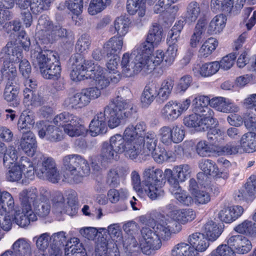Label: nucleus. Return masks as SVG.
<instances>
[{
    "label": "nucleus",
    "mask_w": 256,
    "mask_h": 256,
    "mask_svg": "<svg viewBox=\"0 0 256 256\" xmlns=\"http://www.w3.org/2000/svg\"><path fill=\"white\" fill-rule=\"evenodd\" d=\"M198 166L205 174L212 176L216 174L218 168L216 164L212 160L208 159H202L200 160L198 163Z\"/></svg>",
    "instance_id": "51"
},
{
    "label": "nucleus",
    "mask_w": 256,
    "mask_h": 256,
    "mask_svg": "<svg viewBox=\"0 0 256 256\" xmlns=\"http://www.w3.org/2000/svg\"><path fill=\"white\" fill-rule=\"evenodd\" d=\"M48 28L45 30L46 36L48 40H53L58 38H63L67 36V30L66 29L61 28L60 26H54L50 22H48Z\"/></svg>",
    "instance_id": "39"
},
{
    "label": "nucleus",
    "mask_w": 256,
    "mask_h": 256,
    "mask_svg": "<svg viewBox=\"0 0 256 256\" xmlns=\"http://www.w3.org/2000/svg\"><path fill=\"white\" fill-rule=\"evenodd\" d=\"M39 128L38 134L40 138H46L52 142H56L63 139V132L59 128L52 125L45 124L41 122L37 124Z\"/></svg>",
    "instance_id": "14"
},
{
    "label": "nucleus",
    "mask_w": 256,
    "mask_h": 256,
    "mask_svg": "<svg viewBox=\"0 0 256 256\" xmlns=\"http://www.w3.org/2000/svg\"><path fill=\"white\" fill-rule=\"evenodd\" d=\"M72 62V70L70 76L74 81H81L88 77L86 74L88 69L92 66L91 62L86 60L80 54H77L71 58Z\"/></svg>",
    "instance_id": "12"
},
{
    "label": "nucleus",
    "mask_w": 256,
    "mask_h": 256,
    "mask_svg": "<svg viewBox=\"0 0 256 256\" xmlns=\"http://www.w3.org/2000/svg\"><path fill=\"white\" fill-rule=\"evenodd\" d=\"M4 98L7 102H12L16 98V80L14 76L8 78L4 92Z\"/></svg>",
    "instance_id": "44"
},
{
    "label": "nucleus",
    "mask_w": 256,
    "mask_h": 256,
    "mask_svg": "<svg viewBox=\"0 0 256 256\" xmlns=\"http://www.w3.org/2000/svg\"><path fill=\"white\" fill-rule=\"evenodd\" d=\"M54 124L64 128L66 134L72 137L83 135L87 129L82 124L81 119L68 112H64L56 116L54 119Z\"/></svg>",
    "instance_id": "7"
},
{
    "label": "nucleus",
    "mask_w": 256,
    "mask_h": 256,
    "mask_svg": "<svg viewBox=\"0 0 256 256\" xmlns=\"http://www.w3.org/2000/svg\"><path fill=\"white\" fill-rule=\"evenodd\" d=\"M36 174L41 179L46 180L52 183H57L61 176L54 159L42 156L41 162L38 164Z\"/></svg>",
    "instance_id": "9"
},
{
    "label": "nucleus",
    "mask_w": 256,
    "mask_h": 256,
    "mask_svg": "<svg viewBox=\"0 0 256 256\" xmlns=\"http://www.w3.org/2000/svg\"><path fill=\"white\" fill-rule=\"evenodd\" d=\"M170 216L172 220L185 224L194 220L196 218V212L192 209L174 210L170 212Z\"/></svg>",
    "instance_id": "22"
},
{
    "label": "nucleus",
    "mask_w": 256,
    "mask_h": 256,
    "mask_svg": "<svg viewBox=\"0 0 256 256\" xmlns=\"http://www.w3.org/2000/svg\"><path fill=\"white\" fill-rule=\"evenodd\" d=\"M162 246L160 238L156 235V238H153L146 242H140V248L143 254L150 255L155 253Z\"/></svg>",
    "instance_id": "36"
},
{
    "label": "nucleus",
    "mask_w": 256,
    "mask_h": 256,
    "mask_svg": "<svg viewBox=\"0 0 256 256\" xmlns=\"http://www.w3.org/2000/svg\"><path fill=\"white\" fill-rule=\"evenodd\" d=\"M67 205L65 212L68 214H72L76 212L77 208V194L74 191H70L67 194Z\"/></svg>",
    "instance_id": "54"
},
{
    "label": "nucleus",
    "mask_w": 256,
    "mask_h": 256,
    "mask_svg": "<svg viewBox=\"0 0 256 256\" xmlns=\"http://www.w3.org/2000/svg\"><path fill=\"white\" fill-rule=\"evenodd\" d=\"M128 196V191L124 188L118 190L112 188L108 192V198L112 203H116L120 199L126 198Z\"/></svg>",
    "instance_id": "60"
},
{
    "label": "nucleus",
    "mask_w": 256,
    "mask_h": 256,
    "mask_svg": "<svg viewBox=\"0 0 256 256\" xmlns=\"http://www.w3.org/2000/svg\"><path fill=\"white\" fill-rule=\"evenodd\" d=\"M133 110L130 102L118 96L106 106L104 112H98L92 120L90 126V133L92 136L102 134L106 132V116L108 125L110 128L118 126L122 121L129 117Z\"/></svg>",
    "instance_id": "1"
},
{
    "label": "nucleus",
    "mask_w": 256,
    "mask_h": 256,
    "mask_svg": "<svg viewBox=\"0 0 256 256\" xmlns=\"http://www.w3.org/2000/svg\"><path fill=\"white\" fill-rule=\"evenodd\" d=\"M154 46V44L146 41L138 46L133 52L134 56L140 55L142 57L150 59V55L152 54Z\"/></svg>",
    "instance_id": "49"
},
{
    "label": "nucleus",
    "mask_w": 256,
    "mask_h": 256,
    "mask_svg": "<svg viewBox=\"0 0 256 256\" xmlns=\"http://www.w3.org/2000/svg\"><path fill=\"white\" fill-rule=\"evenodd\" d=\"M146 140V143L142 147V154H152L154 161L159 164L174 158L172 152H167L164 148L156 147L158 140L155 133L148 134Z\"/></svg>",
    "instance_id": "8"
},
{
    "label": "nucleus",
    "mask_w": 256,
    "mask_h": 256,
    "mask_svg": "<svg viewBox=\"0 0 256 256\" xmlns=\"http://www.w3.org/2000/svg\"><path fill=\"white\" fill-rule=\"evenodd\" d=\"M143 174L144 180L142 186L138 173L136 170L132 172L131 179L134 190L138 192H142L144 190L146 194L152 200H155L164 196L162 170L160 169L154 170V168H148L144 170Z\"/></svg>",
    "instance_id": "2"
},
{
    "label": "nucleus",
    "mask_w": 256,
    "mask_h": 256,
    "mask_svg": "<svg viewBox=\"0 0 256 256\" xmlns=\"http://www.w3.org/2000/svg\"><path fill=\"white\" fill-rule=\"evenodd\" d=\"M66 246L65 256H86L82 243L77 238H71Z\"/></svg>",
    "instance_id": "25"
},
{
    "label": "nucleus",
    "mask_w": 256,
    "mask_h": 256,
    "mask_svg": "<svg viewBox=\"0 0 256 256\" xmlns=\"http://www.w3.org/2000/svg\"><path fill=\"white\" fill-rule=\"evenodd\" d=\"M190 103V98H186L182 103L170 101L162 109V116L165 120L173 122L188 109Z\"/></svg>",
    "instance_id": "10"
},
{
    "label": "nucleus",
    "mask_w": 256,
    "mask_h": 256,
    "mask_svg": "<svg viewBox=\"0 0 256 256\" xmlns=\"http://www.w3.org/2000/svg\"><path fill=\"white\" fill-rule=\"evenodd\" d=\"M89 103L88 98L82 90L80 92L66 98L63 105L68 109H76L84 108L88 105Z\"/></svg>",
    "instance_id": "16"
},
{
    "label": "nucleus",
    "mask_w": 256,
    "mask_h": 256,
    "mask_svg": "<svg viewBox=\"0 0 256 256\" xmlns=\"http://www.w3.org/2000/svg\"><path fill=\"white\" fill-rule=\"evenodd\" d=\"M52 243L50 244L48 251L51 252H62L64 246L66 243V238L64 232H60L54 234L50 236Z\"/></svg>",
    "instance_id": "29"
},
{
    "label": "nucleus",
    "mask_w": 256,
    "mask_h": 256,
    "mask_svg": "<svg viewBox=\"0 0 256 256\" xmlns=\"http://www.w3.org/2000/svg\"><path fill=\"white\" fill-rule=\"evenodd\" d=\"M114 244L108 242L104 237L98 240L95 248V256H105L110 250Z\"/></svg>",
    "instance_id": "55"
},
{
    "label": "nucleus",
    "mask_w": 256,
    "mask_h": 256,
    "mask_svg": "<svg viewBox=\"0 0 256 256\" xmlns=\"http://www.w3.org/2000/svg\"><path fill=\"white\" fill-rule=\"evenodd\" d=\"M130 55L129 53H124L121 61L122 73L126 77L133 76L139 72L142 74H147L154 70V65L150 59L142 57L140 55L135 56L134 59L130 62Z\"/></svg>",
    "instance_id": "5"
},
{
    "label": "nucleus",
    "mask_w": 256,
    "mask_h": 256,
    "mask_svg": "<svg viewBox=\"0 0 256 256\" xmlns=\"http://www.w3.org/2000/svg\"><path fill=\"white\" fill-rule=\"evenodd\" d=\"M130 126H132V132L135 134L134 138L136 140H138V141L140 140V142H138V145L136 144H135L136 145V146L140 148V150L142 152V146L145 144L146 143V137L148 134L154 132H149L146 133H144V134H142V132H144L146 128V126L144 122H140L139 123H138L135 126L133 125H129L126 128H129Z\"/></svg>",
    "instance_id": "34"
},
{
    "label": "nucleus",
    "mask_w": 256,
    "mask_h": 256,
    "mask_svg": "<svg viewBox=\"0 0 256 256\" xmlns=\"http://www.w3.org/2000/svg\"><path fill=\"white\" fill-rule=\"evenodd\" d=\"M118 152L108 143H104L102 149L101 156L104 160H116Z\"/></svg>",
    "instance_id": "61"
},
{
    "label": "nucleus",
    "mask_w": 256,
    "mask_h": 256,
    "mask_svg": "<svg viewBox=\"0 0 256 256\" xmlns=\"http://www.w3.org/2000/svg\"><path fill=\"white\" fill-rule=\"evenodd\" d=\"M220 68L218 62L206 63L198 67L194 66L192 68L194 74L196 76H200L202 77H208L216 74Z\"/></svg>",
    "instance_id": "21"
},
{
    "label": "nucleus",
    "mask_w": 256,
    "mask_h": 256,
    "mask_svg": "<svg viewBox=\"0 0 256 256\" xmlns=\"http://www.w3.org/2000/svg\"><path fill=\"white\" fill-rule=\"evenodd\" d=\"M239 233L252 235L256 233V224L252 221L245 220L235 228Z\"/></svg>",
    "instance_id": "56"
},
{
    "label": "nucleus",
    "mask_w": 256,
    "mask_h": 256,
    "mask_svg": "<svg viewBox=\"0 0 256 256\" xmlns=\"http://www.w3.org/2000/svg\"><path fill=\"white\" fill-rule=\"evenodd\" d=\"M157 90L156 86H146L143 91L141 100L144 106L150 105L157 96Z\"/></svg>",
    "instance_id": "45"
},
{
    "label": "nucleus",
    "mask_w": 256,
    "mask_h": 256,
    "mask_svg": "<svg viewBox=\"0 0 256 256\" xmlns=\"http://www.w3.org/2000/svg\"><path fill=\"white\" fill-rule=\"evenodd\" d=\"M66 246L65 256H86L82 243L77 238H71Z\"/></svg>",
    "instance_id": "26"
},
{
    "label": "nucleus",
    "mask_w": 256,
    "mask_h": 256,
    "mask_svg": "<svg viewBox=\"0 0 256 256\" xmlns=\"http://www.w3.org/2000/svg\"><path fill=\"white\" fill-rule=\"evenodd\" d=\"M160 238L168 240L172 234H177L182 230L179 223L172 220H160L152 228Z\"/></svg>",
    "instance_id": "11"
},
{
    "label": "nucleus",
    "mask_w": 256,
    "mask_h": 256,
    "mask_svg": "<svg viewBox=\"0 0 256 256\" xmlns=\"http://www.w3.org/2000/svg\"><path fill=\"white\" fill-rule=\"evenodd\" d=\"M124 250H130L132 253L137 254L140 250V246L132 236H128L126 237L123 242Z\"/></svg>",
    "instance_id": "62"
},
{
    "label": "nucleus",
    "mask_w": 256,
    "mask_h": 256,
    "mask_svg": "<svg viewBox=\"0 0 256 256\" xmlns=\"http://www.w3.org/2000/svg\"><path fill=\"white\" fill-rule=\"evenodd\" d=\"M202 231L206 234L208 240H216L222 234V230L218 224L212 220H208L203 226Z\"/></svg>",
    "instance_id": "33"
},
{
    "label": "nucleus",
    "mask_w": 256,
    "mask_h": 256,
    "mask_svg": "<svg viewBox=\"0 0 256 256\" xmlns=\"http://www.w3.org/2000/svg\"><path fill=\"white\" fill-rule=\"evenodd\" d=\"M17 41V58L22 56V52L20 51V48H22L24 50H28L29 48L30 42V40L26 36V32L24 31H21L18 35Z\"/></svg>",
    "instance_id": "63"
},
{
    "label": "nucleus",
    "mask_w": 256,
    "mask_h": 256,
    "mask_svg": "<svg viewBox=\"0 0 256 256\" xmlns=\"http://www.w3.org/2000/svg\"><path fill=\"white\" fill-rule=\"evenodd\" d=\"M56 56L54 53L50 50H42L40 52L34 50L32 51L31 54L33 64L40 68V72L50 62L55 60Z\"/></svg>",
    "instance_id": "15"
},
{
    "label": "nucleus",
    "mask_w": 256,
    "mask_h": 256,
    "mask_svg": "<svg viewBox=\"0 0 256 256\" xmlns=\"http://www.w3.org/2000/svg\"><path fill=\"white\" fill-rule=\"evenodd\" d=\"M22 174L28 178H32L34 175L33 165L26 157H22L17 164V182L22 178Z\"/></svg>",
    "instance_id": "23"
},
{
    "label": "nucleus",
    "mask_w": 256,
    "mask_h": 256,
    "mask_svg": "<svg viewBox=\"0 0 256 256\" xmlns=\"http://www.w3.org/2000/svg\"><path fill=\"white\" fill-rule=\"evenodd\" d=\"M24 102L28 106H37L44 104L42 98L38 94L34 93L32 90L26 88L24 90Z\"/></svg>",
    "instance_id": "40"
},
{
    "label": "nucleus",
    "mask_w": 256,
    "mask_h": 256,
    "mask_svg": "<svg viewBox=\"0 0 256 256\" xmlns=\"http://www.w3.org/2000/svg\"><path fill=\"white\" fill-rule=\"evenodd\" d=\"M202 122L200 116L196 112L185 116L183 120V123L186 126L195 128L198 131H205L208 130V126Z\"/></svg>",
    "instance_id": "35"
},
{
    "label": "nucleus",
    "mask_w": 256,
    "mask_h": 256,
    "mask_svg": "<svg viewBox=\"0 0 256 256\" xmlns=\"http://www.w3.org/2000/svg\"><path fill=\"white\" fill-rule=\"evenodd\" d=\"M194 111L199 116H200L202 121L204 124H206L208 126V128L214 116L212 110L208 106H205V108H200L194 110Z\"/></svg>",
    "instance_id": "58"
},
{
    "label": "nucleus",
    "mask_w": 256,
    "mask_h": 256,
    "mask_svg": "<svg viewBox=\"0 0 256 256\" xmlns=\"http://www.w3.org/2000/svg\"><path fill=\"white\" fill-rule=\"evenodd\" d=\"M173 171L180 182H184L189 178L191 172L190 168L187 164L177 166L174 168Z\"/></svg>",
    "instance_id": "59"
},
{
    "label": "nucleus",
    "mask_w": 256,
    "mask_h": 256,
    "mask_svg": "<svg viewBox=\"0 0 256 256\" xmlns=\"http://www.w3.org/2000/svg\"><path fill=\"white\" fill-rule=\"evenodd\" d=\"M110 3V0H91L88 12L91 15L96 14L105 9Z\"/></svg>",
    "instance_id": "50"
},
{
    "label": "nucleus",
    "mask_w": 256,
    "mask_h": 256,
    "mask_svg": "<svg viewBox=\"0 0 256 256\" xmlns=\"http://www.w3.org/2000/svg\"><path fill=\"white\" fill-rule=\"evenodd\" d=\"M32 240L35 242L37 248L44 252L50 244V236L49 233L45 232L34 236Z\"/></svg>",
    "instance_id": "52"
},
{
    "label": "nucleus",
    "mask_w": 256,
    "mask_h": 256,
    "mask_svg": "<svg viewBox=\"0 0 256 256\" xmlns=\"http://www.w3.org/2000/svg\"><path fill=\"white\" fill-rule=\"evenodd\" d=\"M4 164L6 168H16V152L14 146H10L4 154Z\"/></svg>",
    "instance_id": "53"
},
{
    "label": "nucleus",
    "mask_w": 256,
    "mask_h": 256,
    "mask_svg": "<svg viewBox=\"0 0 256 256\" xmlns=\"http://www.w3.org/2000/svg\"><path fill=\"white\" fill-rule=\"evenodd\" d=\"M211 145L208 144L205 140L200 141L196 146V153L200 156L204 157L210 155L213 151Z\"/></svg>",
    "instance_id": "64"
},
{
    "label": "nucleus",
    "mask_w": 256,
    "mask_h": 256,
    "mask_svg": "<svg viewBox=\"0 0 256 256\" xmlns=\"http://www.w3.org/2000/svg\"><path fill=\"white\" fill-rule=\"evenodd\" d=\"M20 8H28L30 6L32 11L34 14L41 12L44 10L48 8L42 0H17Z\"/></svg>",
    "instance_id": "31"
},
{
    "label": "nucleus",
    "mask_w": 256,
    "mask_h": 256,
    "mask_svg": "<svg viewBox=\"0 0 256 256\" xmlns=\"http://www.w3.org/2000/svg\"><path fill=\"white\" fill-rule=\"evenodd\" d=\"M124 44V38L122 36H114L104 44V48L107 50V56H118L121 52Z\"/></svg>",
    "instance_id": "24"
},
{
    "label": "nucleus",
    "mask_w": 256,
    "mask_h": 256,
    "mask_svg": "<svg viewBox=\"0 0 256 256\" xmlns=\"http://www.w3.org/2000/svg\"><path fill=\"white\" fill-rule=\"evenodd\" d=\"M34 124V116L30 112L24 111L18 120V130L31 131L30 128Z\"/></svg>",
    "instance_id": "42"
},
{
    "label": "nucleus",
    "mask_w": 256,
    "mask_h": 256,
    "mask_svg": "<svg viewBox=\"0 0 256 256\" xmlns=\"http://www.w3.org/2000/svg\"><path fill=\"white\" fill-rule=\"evenodd\" d=\"M37 198L38 190L36 188L24 190L19 194L22 208H25L27 212H30L32 204L34 205L37 202Z\"/></svg>",
    "instance_id": "18"
},
{
    "label": "nucleus",
    "mask_w": 256,
    "mask_h": 256,
    "mask_svg": "<svg viewBox=\"0 0 256 256\" xmlns=\"http://www.w3.org/2000/svg\"><path fill=\"white\" fill-rule=\"evenodd\" d=\"M128 174V169L125 167H116L109 170L107 175V184L112 188L117 187L120 182V178Z\"/></svg>",
    "instance_id": "27"
},
{
    "label": "nucleus",
    "mask_w": 256,
    "mask_h": 256,
    "mask_svg": "<svg viewBox=\"0 0 256 256\" xmlns=\"http://www.w3.org/2000/svg\"><path fill=\"white\" fill-rule=\"evenodd\" d=\"M240 147L246 152L251 153L256 151V134L252 132L246 133L240 140Z\"/></svg>",
    "instance_id": "30"
},
{
    "label": "nucleus",
    "mask_w": 256,
    "mask_h": 256,
    "mask_svg": "<svg viewBox=\"0 0 256 256\" xmlns=\"http://www.w3.org/2000/svg\"><path fill=\"white\" fill-rule=\"evenodd\" d=\"M130 24L128 18L120 16L118 17L114 22V27L118 36L123 37L126 34L128 30Z\"/></svg>",
    "instance_id": "43"
},
{
    "label": "nucleus",
    "mask_w": 256,
    "mask_h": 256,
    "mask_svg": "<svg viewBox=\"0 0 256 256\" xmlns=\"http://www.w3.org/2000/svg\"><path fill=\"white\" fill-rule=\"evenodd\" d=\"M162 30L160 26L157 24H154L149 30L146 41L154 46H156L162 40Z\"/></svg>",
    "instance_id": "46"
},
{
    "label": "nucleus",
    "mask_w": 256,
    "mask_h": 256,
    "mask_svg": "<svg viewBox=\"0 0 256 256\" xmlns=\"http://www.w3.org/2000/svg\"><path fill=\"white\" fill-rule=\"evenodd\" d=\"M203 12L200 4L195 1L190 2L186 6V18L190 22H195L202 15Z\"/></svg>",
    "instance_id": "38"
},
{
    "label": "nucleus",
    "mask_w": 256,
    "mask_h": 256,
    "mask_svg": "<svg viewBox=\"0 0 256 256\" xmlns=\"http://www.w3.org/2000/svg\"><path fill=\"white\" fill-rule=\"evenodd\" d=\"M135 134L132 132V126L126 128L124 136L116 134L110 138V145L118 153L125 152L126 156L131 160L136 159L140 154V148L136 147V144H139L140 140H136Z\"/></svg>",
    "instance_id": "3"
},
{
    "label": "nucleus",
    "mask_w": 256,
    "mask_h": 256,
    "mask_svg": "<svg viewBox=\"0 0 256 256\" xmlns=\"http://www.w3.org/2000/svg\"><path fill=\"white\" fill-rule=\"evenodd\" d=\"M168 47L164 54L165 56L164 62L168 65H170L174 62L176 56L178 46L176 44L178 41L167 38Z\"/></svg>",
    "instance_id": "47"
},
{
    "label": "nucleus",
    "mask_w": 256,
    "mask_h": 256,
    "mask_svg": "<svg viewBox=\"0 0 256 256\" xmlns=\"http://www.w3.org/2000/svg\"><path fill=\"white\" fill-rule=\"evenodd\" d=\"M218 46V42L216 38H208L201 46L198 50L199 56L200 57H208L216 50Z\"/></svg>",
    "instance_id": "41"
},
{
    "label": "nucleus",
    "mask_w": 256,
    "mask_h": 256,
    "mask_svg": "<svg viewBox=\"0 0 256 256\" xmlns=\"http://www.w3.org/2000/svg\"><path fill=\"white\" fill-rule=\"evenodd\" d=\"M63 165L70 174V178L75 183L82 182L90 174V168L86 160L78 154H69L64 157Z\"/></svg>",
    "instance_id": "6"
},
{
    "label": "nucleus",
    "mask_w": 256,
    "mask_h": 256,
    "mask_svg": "<svg viewBox=\"0 0 256 256\" xmlns=\"http://www.w3.org/2000/svg\"><path fill=\"white\" fill-rule=\"evenodd\" d=\"M91 74L89 76L95 81V84L98 89L107 88L110 84L108 75L106 74L104 68L99 65H96L90 70ZM88 75V74H86Z\"/></svg>",
    "instance_id": "17"
},
{
    "label": "nucleus",
    "mask_w": 256,
    "mask_h": 256,
    "mask_svg": "<svg viewBox=\"0 0 256 256\" xmlns=\"http://www.w3.org/2000/svg\"><path fill=\"white\" fill-rule=\"evenodd\" d=\"M226 18L224 14L215 16L210 21L208 28L207 32L210 34H220L225 26Z\"/></svg>",
    "instance_id": "32"
},
{
    "label": "nucleus",
    "mask_w": 256,
    "mask_h": 256,
    "mask_svg": "<svg viewBox=\"0 0 256 256\" xmlns=\"http://www.w3.org/2000/svg\"><path fill=\"white\" fill-rule=\"evenodd\" d=\"M61 67L56 56L55 60L50 62L40 72L42 76L46 79L58 80L60 76Z\"/></svg>",
    "instance_id": "28"
},
{
    "label": "nucleus",
    "mask_w": 256,
    "mask_h": 256,
    "mask_svg": "<svg viewBox=\"0 0 256 256\" xmlns=\"http://www.w3.org/2000/svg\"><path fill=\"white\" fill-rule=\"evenodd\" d=\"M243 212V208L240 206L225 208L220 212L218 218L222 222L230 223L240 216Z\"/></svg>",
    "instance_id": "19"
},
{
    "label": "nucleus",
    "mask_w": 256,
    "mask_h": 256,
    "mask_svg": "<svg viewBox=\"0 0 256 256\" xmlns=\"http://www.w3.org/2000/svg\"><path fill=\"white\" fill-rule=\"evenodd\" d=\"M21 136L19 140V148L29 156H32L37 148V142L32 131L19 130Z\"/></svg>",
    "instance_id": "13"
},
{
    "label": "nucleus",
    "mask_w": 256,
    "mask_h": 256,
    "mask_svg": "<svg viewBox=\"0 0 256 256\" xmlns=\"http://www.w3.org/2000/svg\"><path fill=\"white\" fill-rule=\"evenodd\" d=\"M206 24L204 18H200L198 20L190 36V45L191 47L196 48L202 41L206 30Z\"/></svg>",
    "instance_id": "20"
},
{
    "label": "nucleus",
    "mask_w": 256,
    "mask_h": 256,
    "mask_svg": "<svg viewBox=\"0 0 256 256\" xmlns=\"http://www.w3.org/2000/svg\"><path fill=\"white\" fill-rule=\"evenodd\" d=\"M224 133L216 128H210L207 134L208 142L211 146H218L224 139Z\"/></svg>",
    "instance_id": "48"
},
{
    "label": "nucleus",
    "mask_w": 256,
    "mask_h": 256,
    "mask_svg": "<svg viewBox=\"0 0 256 256\" xmlns=\"http://www.w3.org/2000/svg\"><path fill=\"white\" fill-rule=\"evenodd\" d=\"M32 254L30 242L26 238L17 240V256H30Z\"/></svg>",
    "instance_id": "57"
},
{
    "label": "nucleus",
    "mask_w": 256,
    "mask_h": 256,
    "mask_svg": "<svg viewBox=\"0 0 256 256\" xmlns=\"http://www.w3.org/2000/svg\"><path fill=\"white\" fill-rule=\"evenodd\" d=\"M208 240L203 233L195 232L190 235L188 242L176 245L172 250V256H197L198 252H204L209 246Z\"/></svg>",
    "instance_id": "4"
},
{
    "label": "nucleus",
    "mask_w": 256,
    "mask_h": 256,
    "mask_svg": "<svg viewBox=\"0 0 256 256\" xmlns=\"http://www.w3.org/2000/svg\"><path fill=\"white\" fill-rule=\"evenodd\" d=\"M174 86V82L170 79L164 80L157 91V100L160 102H164L169 98Z\"/></svg>",
    "instance_id": "37"
}]
</instances>
